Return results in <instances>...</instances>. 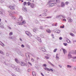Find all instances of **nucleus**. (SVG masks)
Returning a JSON list of instances; mask_svg holds the SVG:
<instances>
[{"label": "nucleus", "instance_id": "nucleus-1", "mask_svg": "<svg viewBox=\"0 0 76 76\" xmlns=\"http://www.w3.org/2000/svg\"><path fill=\"white\" fill-rule=\"evenodd\" d=\"M52 3H51L52 2ZM60 2V0H50L48 1V3H50L49 4V7H52L53 6H57L58 7H60V5L59 4H57V3H59Z\"/></svg>", "mask_w": 76, "mask_h": 76}, {"label": "nucleus", "instance_id": "nucleus-2", "mask_svg": "<svg viewBox=\"0 0 76 76\" xmlns=\"http://www.w3.org/2000/svg\"><path fill=\"white\" fill-rule=\"evenodd\" d=\"M11 66L12 68H13V69H14L15 70L17 71V72H20V69L18 67L16 66L13 65H11Z\"/></svg>", "mask_w": 76, "mask_h": 76}, {"label": "nucleus", "instance_id": "nucleus-3", "mask_svg": "<svg viewBox=\"0 0 76 76\" xmlns=\"http://www.w3.org/2000/svg\"><path fill=\"white\" fill-rule=\"evenodd\" d=\"M56 18L60 20L62 19L63 18H66V17L64 15H61L56 16Z\"/></svg>", "mask_w": 76, "mask_h": 76}, {"label": "nucleus", "instance_id": "nucleus-4", "mask_svg": "<svg viewBox=\"0 0 76 76\" xmlns=\"http://www.w3.org/2000/svg\"><path fill=\"white\" fill-rule=\"evenodd\" d=\"M26 34L28 37H31L32 36V34H31V33L29 31H26Z\"/></svg>", "mask_w": 76, "mask_h": 76}, {"label": "nucleus", "instance_id": "nucleus-5", "mask_svg": "<svg viewBox=\"0 0 76 76\" xmlns=\"http://www.w3.org/2000/svg\"><path fill=\"white\" fill-rule=\"evenodd\" d=\"M26 23L25 20H23L22 22H18L17 23L18 25H22L23 24H25Z\"/></svg>", "mask_w": 76, "mask_h": 76}, {"label": "nucleus", "instance_id": "nucleus-6", "mask_svg": "<svg viewBox=\"0 0 76 76\" xmlns=\"http://www.w3.org/2000/svg\"><path fill=\"white\" fill-rule=\"evenodd\" d=\"M30 7L33 9H34L35 7H36V5L33 3H31L30 5Z\"/></svg>", "mask_w": 76, "mask_h": 76}, {"label": "nucleus", "instance_id": "nucleus-7", "mask_svg": "<svg viewBox=\"0 0 76 76\" xmlns=\"http://www.w3.org/2000/svg\"><path fill=\"white\" fill-rule=\"evenodd\" d=\"M10 16H11V15H15L16 13L15 11H11L9 12Z\"/></svg>", "mask_w": 76, "mask_h": 76}, {"label": "nucleus", "instance_id": "nucleus-8", "mask_svg": "<svg viewBox=\"0 0 76 76\" xmlns=\"http://www.w3.org/2000/svg\"><path fill=\"white\" fill-rule=\"evenodd\" d=\"M61 6L62 7H65V4H64V3L61 2Z\"/></svg>", "mask_w": 76, "mask_h": 76}, {"label": "nucleus", "instance_id": "nucleus-9", "mask_svg": "<svg viewBox=\"0 0 76 76\" xmlns=\"http://www.w3.org/2000/svg\"><path fill=\"white\" fill-rule=\"evenodd\" d=\"M67 19L69 22H70V23L72 22L73 20L70 18L69 17H68L67 18Z\"/></svg>", "mask_w": 76, "mask_h": 76}, {"label": "nucleus", "instance_id": "nucleus-10", "mask_svg": "<svg viewBox=\"0 0 76 76\" xmlns=\"http://www.w3.org/2000/svg\"><path fill=\"white\" fill-rule=\"evenodd\" d=\"M9 8L11 9V10H15V7L14 6L12 5L10 6Z\"/></svg>", "mask_w": 76, "mask_h": 76}, {"label": "nucleus", "instance_id": "nucleus-11", "mask_svg": "<svg viewBox=\"0 0 76 76\" xmlns=\"http://www.w3.org/2000/svg\"><path fill=\"white\" fill-rule=\"evenodd\" d=\"M54 31L55 32H56V33H57V34H60V30L56 29Z\"/></svg>", "mask_w": 76, "mask_h": 76}, {"label": "nucleus", "instance_id": "nucleus-12", "mask_svg": "<svg viewBox=\"0 0 76 76\" xmlns=\"http://www.w3.org/2000/svg\"><path fill=\"white\" fill-rule=\"evenodd\" d=\"M23 18L22 16H19V18L18 19V20L19 22H21Z\"/></svg>", "mask_w": 76, "mask_h": 76}, {"label": "nucleus", "instance_id": "nucleus-13", "mask_svg": "<svg viewBox=\"0 0 76 76\" xmlns=\"http://www.w3.org/2000/svg\"><path fill=\"white\" fill-rule=\"evenodd\" d=\"M22 10L23 11H24V12H27V9L25 7H23Z\"/></svg>", "mask_w": 76, "mask_h": 76}, {"label": "nucleus", "instance_id": "nucleus-14", "mask_svg": "<svg viewBox=\"0 0 76 76\" xmlns=\"http://www.w3.org/2000/svg\"><path fill=\"white\" fill-rule=\"evenodd\" d=\"M76 59V56L73 57L72 59H71L72 61V62H76V60H75Z\"/></svg>", "mask_w": 76, "mask_h": 76}, {"label": "nucleus", "instance_id": "nucleus-15", "mask_svg": "<svg viewBox=\"0 0 76 76\" xmlns=\"http://www.w3.org/2000/svg\"><path fill=\"white\" fill-rule=\"evenodd\" d=\"M68 59H70V58H72L73 57L72 56V55L70 54H69L68 56Z\"/></svg>", "mask_w": 76, "mask_h": 76}, {"label": "nucleus", "instance_id": "nucleus-16", "mask_svg": "<svg viewBox=\"0 0 76 76\" xmlns=\"http://www.w3.org/2000/svg\"><path fill=\"white\" fill-rule=\"evenodd\" d=\"M33 31L34 32H37V31H39L38 29L37 28H34L33 29Z\"/></svg>", "mask_w": 76, "mask_h": 76}, {"label": "nucleus", "instance_id": "nucleus-17", "mask_svg": "<svg viewBox=\"0 0 76 76\" xmlns=\"http://www.w3.org/2000/svg\"><path fill=\"white\" fill-rule=\"evenodd\" d=\"M0 27L1 28H4V24L1 23H0Z\"/></svg>", "mask_w": 76, "mask_h": 76}, {"label": "nucleus", "instance_id": "nucleus-18", "mask_svg": "<svg viewBox=\"0 0 76 76\" xmlns=\"http://www.w3.org/2000/svg\"><path fill=\"white\" fill-rule=\"evenodd\" d=\"M20 64L22 66H25V63H24V62H20Z\"/></svg>", "mask_w": 76, "mask_h": 76}, {"label": "nucleus", "instance_id": "nucleus-19", "mask_svg": "<svg viewBox=\"0 0 76 76\" xmlns=\"http://www.w3.org/2000/svg\"><path fill=\"white\" fill-rule=\"evenodd\" d=\"M61 49L63 50L64 54H66V53H67V51L66 50L63 48H62Z\"/></svg>", "mask_w": 76, "mask_h": 76}, {"label": "nucleus", "instance_id": "nucleus-20", "mask_svg": "<svg viewBox=\"0 0 76 76\" xmlns=\"http://www.w3.org/2000/svg\"><path fill=\"white\" fill-rule=\"evenodd\" d=\"M36 39L38 40V41L40 42H41V38H40V37H37L36 38Z\"/></svg>", "mask_w": 76, "mask_h": 76}, {"label": "nucleus", "instance_id": "nucleus-21", "mask_svg": "<svg viewBox=\"0 0 76 76\" xmlns=\"http://www.w3.org/2000/svg\"><path fill=\"white\" fill-rule=\"evenodd\" d=\"M58 54H57L56 55V58L57 60H59V57H58Z\"/></svg>", "mask_w": 76, "mask_h": 76}, {"label": "nucleus", "instance_id": "nucleus-22", "mask_svg": "<svg viewBox=\"0 0 76 76\" xmlns=\"http://www.w3.org/2000/svg\"><path fill=\"white\" fill-rule=\"evenodd\" d=\"M0 44L2 47H4L5 46L4 44H3V43L1 42H0Z\"/></svg>", "mask_w": 76, "mask_h": 76}, {"label": "nucleus", "instance_id": "nucleus-23", "mask_svg": "<svg viewBox=\"0 0 76 76\" xmlns=\"http://www.w3.org/2000/svg\"><path fill=\"white\" fill-rule=\"evenodd\" d=\"M15 61L17 63H19V61L17 58H15Z\"/></svg>", "mask_w": 76, "mask_h": 76}, {"label": "nucleus", "instance_id": "nucleus-24", "mask_svg": "<svg viewBox=\"0 0 76 76\" xmlns=\"http://www.w3.org/2000/svg\"><path fill=\"white\" fill-rule=\"evenodd\" d=\"M40 50H42L43 51L45 52V49L44 48H40Z\"/></svg>", "mask_w": 76, "mask_h": 76}, {"label": "nucleus", "instance_id": "nucleus-25", "mask_svg": "<svg viewBox=\"0 0 76 76\" xmlns=\"http://www.w3.org/2000/svg\"><path fill=\"white\" fill-rule=\"evenodd\" d=\"M71 31L72 32H74V33H76V30H75V29H73V28H72L71 29Z\"/></svg>", "mask_w": 76, "mask_h": 76}, {"label": "nucleus", "instance_id": "nucleus-26", "mask_svg": "<svg viewBox=\"0 0 76 76\" xmlns=\"http://www.w3.org/2000/svg\"><path fill=\"white\" fill-rule=\"evenodd\" d=\"M9 38H10V39H14V37H13V36H10L9 37Z\"/></svg>", "mask_w": 76, "mask_h": 76}, {"label": "nucleus", "instance_id": "nucleus-27", "mask_svg": "<svg viewBox=\"0 0 76 76\" xmlns=\"http://www.w3.org/2000/svg\"><path fill=\"white\" fill-rule=\"evenodd\" d=\"M32 75L34 76H36V73L34 72H33L32 73Z\"/></svg>", "mask_w": 76, "mask_h": 76}, {"label": "nucleus", "instance_id": "nucleus-28", "mask_svg": "<svg viewBox=\"0 0 76 76\" xmlns=\"http://www.w3.org/2000/svg\"><path fill=\"white\" fill-rule=\"evenodd\" d=\"M48 63L50 64V65H51V66H52L54 67V64H52L51 63V62H50V61H48Z\"/></svg>", "mask_w": 76, "mask_h": 76}, {"label": "nucleus", "instance_id": "nucleus-29", "mask_svg": "<svg viewBox=\"0 0 76 76\" xmlns=\"http://www.w3.org/2000/svg\"><path fill=\"white\" fill-rule=\"evenodd\" d=\"M46 31L48 33H51V31L50 29H48L46 30Z\"/></svg>", "mask_w": 76, "mask_h": 76}, {"label": "nucleus", "instance_id": "nucleus-30", "mask_svg": "<svg viewBox=\"0 0 76 76\" xmlns=\"http://www.w3.org/2000/svg\"><path fill=\"white\" fill-rule=\"evenodd\" d=\"M0 53L1 54H3V55H4V52L1 50H0Z\"/></svg>", "mask_w": 76, "mask_h": 76}, {"label": "nucleus", "instance_id": "nucleus-31", "mask_svg": "<svg viewBox=\"0 0 76 76\" xmlns=\"http://www.w3.org/2000/svg\"><path fill=\"white\" fill-rule=\"evenodd\" d=\"M11 18L12 19H16V17L14 16H12Z\"/></svg>", "mask_w": 76, "mask_h": 76}, {"label": "nucleus", "instance_id": "nucleus-32", "mask_svg": "<svg viewBox=\"0 0 76 76\" xmlns=\"http://www.w3.org/2000/svg\"><path fill=\"white\" fill-rule=\"evenodd\" d=\"M60 28H61L62 29H63L64 28V25H63L62 26H60Z\"/></svg>", "mask_w": 76, "mask_h": 76}, {"label": "nucleus", "instance_id": "nucleus-33", "mask_svg": "<svg viewBox=\"0 0 76 76\" xmlns=\"http://www.w3.org/2000/svg\"><path fill=\"white\" fill-rule=\"evenodd\" d=\"M66 41H67V42H68V43L71 44V41H70V40L69 39H68V40H67Z\"/></svg>", "mask_w": 76, "mask_h": 76}, {"label": "nucleus", "instance_id": "nucleus-34", "mask_svg": "<svg viewBox=\"0 0 76 76\" xmlns=\"http://www.w3.org/2000/svg\"><path fill=\"white\" fill-rule=\"evenodd\" d=\"M70 35L72 36V37H75V34H73L72 33H71L70 34Z\"/></svg>", "mask_w": 76, "mask_h": 76}, {"label": "nucleus", "instance_id": "nucleus-35", "mask_svg": "<svg viewBox=\"0 0 76 76\" xmlns=\"http://www.w3.org/2000/svg\"><path fill=\"white\" fill-rule=\"evenodd\" d=\"M67 68H72V66L68 65H67Z\"/></svg>", "mask_w": 76, "mask_h": 76}, {"label": "nucleus", "instance_id": "nucleus-36", "mask_svg": "<svg viewBox=\"0 0 76 76\" xmlns=\"http://www.w3.org/2000/svg\"><path fill=\"white\" fill-rule=\"evenodd\" d=\"M43 16H47V13L45 12L44 13H43Z\"/></svg>", "mask_w": 76, "mask_h": 76}, {"label": "nucleus", "instance_id": "nucleus-37", "mask_svg": "<svg viewBox=\"0 0 76 76\" xmlns=\"http://www.w3.org/2000/svg\"><path fill=\"white\" fill-rule=\"evenodd\" d=\"M50 71H51V72H54V70L53 69H49V72H50Z\"/></svg>", "mask_w": 76, "mask_h": 76}, {"label": "nucleus", "instance_id": "nucleus-38", "mask_svg": "<svg viewBox=\"0 0 76 76\" xmlns=\"http://www.w3.org/2000/svg\"><path fill=\"white\" fill-rule=\"evenodd\" d=\"M23 4L24 6H25L27 4V3L26 2H24L23 3Z\"/></svg>", "mask_w": 76, "mask_h": 76}, {"label": "nucleus", "instance_id": "nucleus-39", "mask_svg": "<svg viewBox=\"0 0 76 76\" xmlns=\"http://www.w3.org/2000/svg\"><path fill=\"white\" fill-rule=\"evenodd\" d=\"M65 4L66 5H68V4H69V2L68 1H66V2H65Z\"/></svg>", "mask_w": 76, "mask_h": 76}, {"label": "nucleus", "instance_id": "nucleus-40", "mask_svg": "<svg viewBox=\"0 0 76 76\" xmlns=\"http://www.w3.org/2000/svg\"><path fill=\"white\" fill-rule=\"evenodd\" d=\"M45 70H47V71H49V69L48 68L46 67L45 68Z\"/></svg>", "mask_w": 76, "mask_h": 76}, {"label": "nucleus", "instance_id": "nucleus-41", "mask_svg": "<svg viewBox=\"0 0 76 76\" xmlns=\"http://www.w3.org/2000/svg\"><path fill=\"white\" fill-rule=\"evenodd\" d=\"M9 34L10 35H13V32L12 31L10 32Z\"/></svg>", "mask_w": 76, "mask_h": 76}, {"label": "nucleus", "instance_id": "nucleus-42", "mask_svg": "<svg viewBox=\"0 0 76 76\" xmlns=\"http://www.w3.org/2000/svg\"><path fill=\"white\" fill-rule=\"evenodd\" d=\"M31 3L29 2H27V4L28 6H30V5H31Z\"/></svg>", "mask_w": 76, "mask_h": 76}, {"label": "nucleus", "instance_id": "nucleus-43", "mask_svg": "<svg viewBox=\"0 0 76 76\" xmlns=\"http://www.w3.org/2000/svg\"><path fill=\"white\" fill-rule=\"evenodd\" d=\"M57 49L56 48L55 49L53 50V52H54V53H56V52L57 51Z\"/></svg>", "mask_w": 76, "mask_h": 76}, {"label": "nucleus", "instance_id": "nucleus-44", "mask_svg": "<svg viewBox=\"0 0 76 76\" xmlns=\"http://www.w3.org/2000/svg\"><path fill=\"white\" fill-rule=\"evenodd\" d=\"M4 0H1L0 2L1 3H4Z\"/></svg>", "mask_w": 76, "mask_h": 76}, {"label": "nucleus", "instance_id": "nucleus-45", "mask_svg": "<svg viewBox=\"0 0 76 76\" xmlns=\"http://www.w3.org/2000/svg\"><path fill=\"white\" fill-rule=\"evenodd\" d=\"M28 64H29V65H30V66H32V64H31V62H28Z\"/></svg>", "mask_w": 76, "mask_h": 76}, {"label": "nucleus", "instance_id": "nucleus-46", "mask_svg": "<svg viewBox=\"0 0 76 76\" xmlns=\"http://www.w3.org/2000/svg\"><path fill=\"white\" fill-rule=\"evenodd\" d=\"M7 27H8V28H9V29H12V28H11V27H10V26H8Z\"/></svg>", "mask_w": 76, "mask_h": 76}, {"label": "nucleus", "instance_id": "nucleus-47", "mask_svg": "<svg viewBox=\"0 0 76 76\" xmlns=\"http://www.w3.org/2000/svg\"><path fill=\"white\" fill-rule=\"evenodd\" d=\"M26 47H28V48H30V46H28V45H26Z\"/></svg>", "mask_w": 76, "mask_h": 76}, {"label": "nucleus", "instance_id": "nucleus-48", "mask_svg": "<svg viewBox=\"0 0 76 76\" xmlns=\"http://www.w3.org/2000/svg\"><path fill=\"white\" fill-rule=\"evenodd\" d=\"M31 61H32V62H34V59H33V58H32L31 59Z\"/></svg>", "mask_w": 76, "mask_h": 76}, {"label": "nucleus", "instance_id": "nucleus-49", "mask_svg": "<svg viewBox=\"0 0 76 76\" xmlns=\"http://www.w3.org/2000/svg\"><path fill=\"white\" fill-rule=\"evenodd\" d=\"M63 45H64L65 46H67V44L66 43H63Z\"/></svg>", "mask_w": 76, "mask_h": 76}, {"label": "nucleus", "instance_id": "nucleus-50", "mask_svg": "<svg viewBox=\"0 0 76 76\" xmlns=\"http://www.w3.org/2000/svg\"><path fill=\"white\" fill-rule=\"evenodd\" d=\"M62 20L63 21H65V22H66V21H67V20L65 18H64L62 19Z\"/></svg>", "mask_w": 76, "mask_h": 76}, {"label": "nucleus", "instance_id": "nucleus-51", "mask_svg": "<svg viewBox=\"0 0 76 76\" xmlns=\"http://www.w3.org/2000/svg\"><path fill=\"white\" fill-rule=\"evenodd\" d=\"M45 18H48V19H49V18H51V17H50V16H49V17H46Z\"/></svg>", "mask_w": 76, "mask_h": 76}, {"label": "nucleus", "instance_id": "nucleus-52", "mask_svg": "<svg viewBox=\"0 0 76 76\" xmlns=\"http://www.w3.org/2000/svg\"><path fill=\"white\" fill-rule=\"evenodd\" d=\"M40 29H42V30H43V29H44V28H43V27L42 26L40 27Z\"/></svg>", "mask_w": 76, "mask_h": 76}, {"label": "nucleus", "instance_id": "nucleus-53", "mask_svg": "<svg viewBox=\"0 0 76 76\" xmlns=\"http://www.w3.org/2000/svg\"><path fill=\"white\" fill-rule=\"evenodd\" d=\"M47 10H44V12H45V13L46 12H47Z\"/></svg>", "mask_w": 76, "mask_h": 76}, {"label": "nucleus", "instance_id": "nucleus-54", "mask_svg": "<svg viewBox=\"0 0 76 76\" xmlns=\"http://www.w3.org/2000/svg\"><path fill=\"white\" fill-rule=\"evenodd\" d=\"M21 47L22 48H24V47H25V46L24 45H21Z\"/></svg>", "mask_w": 76, "mask_h": 76}, {"label": "nucleus", "instance_id": "nucleus-55", "mask_svg": "<svg viewBox=\"0 0 76 76\" xmlns=\"http://www.w3.org/2000/svg\"><path fill=\"white\" fill-rule=\"evenodd\" d=\"M51 36H52L53 38H54V34H51Z\"/></svg>", "mask_w": 76, "mask_h": 76}, {"label": "nucleus", "instance_id": "nucleus-56", "mask_svg": "<svg viewBox=\"0 0 76 76\" xmlns=\"http://www.w3.org/2000/svg\"><path fill=\"white\" fill-rule=\"evenodd\" d=\"M27 71L28 72H31V69H28L27 70Z\"/></svg>", "mask_w": 76, "mask_h": 76}, {"label": "nucleus", "instance_id": "nucleus-57", "mask_svg": "<svg viewBox=\"0 0 76 76\" xmlns=\"http://www.w3.org/2000/svg\"><path fill=\"white\" fill-rule=\"evenodd\" d=\"M73 69L74 70H76V66L74 67Z\"/></svg>", "mask_w": 76, "mask_h": 76}, {"label": "nucleus", "instance_id": "nucleus-58", "mask_svg": "<svg viewBox=\"0 0 76 76\" xmlns=\"http://www.w3.org/2000/svg\"><path fill=\"white\" fill-rule=\"evenodd\" d=\"M41 37H42V38H44V35H42V34L41 35Z\"/></svg>", "mask_w": 76, "mask_h": 76}, {"label": "nucleus", "instance_id": "nucleus-59", "mask_svg": "<svg viewBox=\"0 0 76 76\" xmlns=\"http://www.w3.org/2000/svg\"><path fill=\"white\" fill-rule=\"evenodd\" d=\"M45 58H46V59H48L49 58H48V57L47 56H45Z\"/></svg>", "mask_w": 76, "mask_h": 76}, {"label": "nucleus", "instance_id": "nucleus-60", "mask_svg": "<svg viewBox=\"0 0 76 76\" xmlns=\"http://www.w3.org/2000/svg\"><path fill=\"white\" fill-rule=\"evenodd\" d=\"M73 43H75V42H76V40H74L73 41Z\"/></svg>", "mask_w": 76, "mask_h": 76}, {"label": "nucleus", "instance_id": "nucleus-61", "mask_svg": "<svg viewBox=\"0 0 76 76\" xmlns=\"http://www.w3.org/2000/svg\"><path fill=\"white\" fill-rule=\"evenodd\" d=\"M58 66L60 67V68H61L62 67V66L61 65H59Z\"/></svg>", "mask_w": 76, "mask_h": 76}, {"label": "nucleus", "instance_id": "nucleus-62", "mask_svg": "<svg viewBox=\"0 0 76 76\" xmlns=\"http://www.w3.org/2000/svg\"><path fill=\"white\" fill-rule=\"evenodd\" d=\"M59 39L60 40H61V39H62V37H59Z\"/></svg>", "mask_w": 76, "mask_h": 76}, {"label": "nucleus", "instance_id": "nucleus-63", "mask_svg": "<svg viewBox=\"0 0 76 76\" xmlns=\"http://www.w3.org/2000/svg\"><path fill=\"white\" fill-rule=\"evenodd\" d=\"M43 66L45 67H47V65H46V64H45L43 65Z\"/></svg>", "mask_w": 76, "mask_h": 76}, {"label": "nucleus", "instance_id": "nucleus-64", "mask_svg": "<svg viewBox=\"0 0 76 76\" xmlns=\"http://www.w3.org/2000/svg\"><path fill=\"white\" fill-rule=\"evenodd\" d=\"M57 23H56V24L55 25V26H57Z\"/></svg>", "mask_w": 76, "mask_h": 76}]
</instances>
